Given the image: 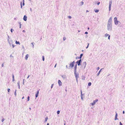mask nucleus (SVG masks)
<instances>
[{"mask_svg":"<svg viewBox=\"0 0 125 125\" xmlns=\"http://www.w3.org/2000/svg\"><path fill=\"white\" fill-rule=\"evenodd\" d=\"M100 71H101V70H100L99 72L98 73V75H99V74L100 73Z\"/></svg>","mask_w":125,"mask_h":125,"instance_id":"f704fd0d","label":"nucleus"},{"mask_svg":"<svg viewBox=\"0 0 125 125\" xmlns=\"http://www.w3.org/2000/svg\"><path fill=\"white\" fill-rule=\"evenodd\" d=\"M39 91H38L35 94V97L37 98L38 97V94H39Z\"/></svg>","mask_w":125,"mask_h":125,"instance_id":"1a4fd4ad","label":"nucleus"},{"mask_svg":"<svg viewBox=\"0 0 125 125\" xmlns=\"http://www.w3.org/2000/svg\"><path fill=\"white\" fill-rule=\"evenodd\" d=\"M89 43H88V45H87V47H86V49H87V48H88V47L89 46Z\"/></svg>","mask_w":125,"mask_h":125,"instance_id":"2f4dec72","label":"nucleus"},{"mask_svg":"<svg viewBox=\"0 0 125 125\" xmlns=\"http://www.w3.org/2000/svg\"><path fill=\"white\" fill-rule=\"evenodd\" d=\"M58 83L59 85H61L62 84V83L60 80H58Z\"/></svg>","mask_w":125,"mask_h":125,"instance_id":"6e6552de","label":"nucleus"},{"mask_svg":"<svg viewBox=\"0 0 125 125\" xmlns=\"http://www.w3.org/2000/svg\"><path fill=\"white\" fill-rule=\"evenodd\" d=\"M99 10H96L95 11V12H98Z\"/></svg>","mask_w":125,"mask_h":125,"instance_id":"7c9ffc66","label":"nucleus"},{"mask_svg":"<svg viewBox=\"0 0 125 125\" xmlns=\"http://www.w3.org/2000/svg\"><path fill=\"white\" fill-rule=\"evenodd\" d=\"M120 125H123V124H122V123H121V122H120Z\"/></svg>","mask_w":125,"mask_h":125,"instance_id":"4c0bfd02","label":"nucleus"},{"mask_svg":"<svg viewBox=\"0 0 125 125\" xmlns=\"http://www.w3.org/2000/svg\"><path fill=\"white\" fill-rule=\"evenodd\" d=\"M33 42H32L31 43V44H32V47L33 48H34V45L33 44Z\"/></svg>","mask_w":125,"mask_h":125,"instance_id":"aec40b11","label":"nucleus"},{"mask_svg":"<svg viewBox=\"0 0 125 125\" xmlns=\"http://www.w3.org/2000/svg\"><path fill=\"white\" fill-rule=\"evenodd\" d=\"M125 113V112L124 111H123V114H124Z\"/></svg>","mask_w":125,"mask_h":125,"instance_id":"603ef678","label":"nucleus"},{"mask_svg":"<svg viewBox=\"0 0 125 125\" xmlns=\"http://www.w3.org/2000/svg\"><path fill=\"white\" fill-rule=\"evenodd\" d=\"M56 64H56L55 65V67H56Z\"/></svg>","mask_w":125,"mask_h":125,"instance_id":"4d7b16f0","label":"nucleus"},{"mask_svg":"<svg viewBox=\"0 0 125 125\" xmlns=\"http://www.w3.org/2000/svg\"><path fill=\"white\" fill-rule=\"evenodd\" d=\"M18 86V88L19 89H20V81H18L17 83Z\"/></svg>","mask_w":125,"mask_h":125,"instance_id":"9b49d317","label":"nucleus"},{"mask_svg":"<svg viewBox=\"0 0 125 125\" xmlns=\"http://www.w3.org/2000/svg\"><path fill=\"white\" fill-rule=\"evenodd\" d=\"M15 43H16V44H20V42L19 41L18 42L17 41H16Z\"/></svg>","mask_w":125,"mask_h":125,"instance_id":"2eb2a0df","label":"nucleus"},{"mask_svg":"<svg viewBox=\"0 0 125 125\" xmlns=\"http://www.w3.org/2000/svg\"><path fill=\"white\" fill-rule=\"evenodd\" d=\"M108 35H108V34H106L105 35L106 37H107V36H108Z\"/></svg>","mask_w":125,"mask_h":125,"instance_id":"72a5a7b5","label":"nucleus"},{"mask_svg":"<svg viewBox=\"0 0 125 125\" xmlns=\"http://www.w3.org/2000/svg\"><path fill=\"white\" fill-rule=\"evenodd\" d=\"M28 56V54H26L25 56V59L26 60H27Z\"/></svg>","mask_w":125,"mask_h":125,"instance_id":"f8f14e48","label":"nucleus"},{"mask_svg":"<svg viewBox=\"0 0 125 125\" xmlns=\"http://www.w3.org/2000/svg\"><path fill=\"white\" fill-rule=\"evenodd\" d=\"M114 22H115V24H117L118 23V21L117 20V18H116V17H115L114 18Z\"/></svg>","mask_w":125,"mask_h":125,"instance_id":"f257e3e1","label":"nucleus"},{"mask_svg":"<svg viewBox=\"0 0 125 125\" xmlns=\"http://www.w3.org/2000/svg\"><path fill=\"white\" fill-rule=\"evenodd\" d=\"M21 8H22V2H21Z\"/></svg>","mask_w":125,"mask_h":125,"instance_id":"bb28decb","label":"nucleus"},{"mask_svg":"<svg viewBox=\"0 0 125 125\" xmlns=\"http://www.w3.org/2000/svg\"><path fill=\"white\" fill-rule=\"evenodd\" d=\"M49 125V123H47V125Z\"/></svg>","mask_w":125,"mask_h":125,"instance_id":"052dcab7","label":"nucleus"},{"mask_svg":"<svg viewBox=\"0 0 125 125\" xmlns=\"http://www.w3.org/2000/svg\"><path fill=\"white\" fill-rule=\"evenodd\" d=\"M66 39V38L65 37H64L63 38V40L64 41V40H65Z\"/></svg>","mask_w":125,"mask_h":125,"instance_id":"393cba45","label":"nucleus"},{"mask_svg":"<svg viewBox=\"0 0 125 125\" xmlns=\"http://www.w3.org/2000/svg\"><path fill=\"white\" fill-rule=\"evenodd\" d=\"M77 66V65L76 64L74 66V72H76V71Z\"/></svg>","mask_w":125,"mask_h":125,"instance_id":"0eeeda50","label":"nucleus"},{"mask_svg":"<svg viewBox=\"0 0 125 125\" xmlns=\"http://www.w3.org/2000/svg\"><path fill=\"white\" fill-rule=\"evenodd\" d=\"M99 69H100L99 67H98L97 68V69L98 70H99Z\"/></svg>","mask_w":125,"mask_h":125,"instance_id":"864d4df0","label":"nucleus"},{"mask_svg":"<svg viewBox=\"0 0 125 125\" xmlns=\"http://www.w3.org/2000/svg\"><path fill=\"white\" fill-rule=\"evenodd\" d=\"M100 3V2H98L97 3V4H98V5H99V4Z\"/></svg>","mask_w":125,"mask_h":125,"instance_id":"49530a36","label":"nucleus"},{"mask_svg":"<svg viewBox=\"0 0 125 125\" xmlns=\"http://www.w3.org/2000/svg\"><path fill=\"white\" fill-rule=\"evenodd\" d=\"M112 3V1H110L109 2V10L110 11L111 9V5Z\"/></svg>","mask_w":125,"mask_h":125,"instance_id":"f03ea898","label":"nucleus"},{"mask_svg":"<svg viewBox=\"0 0 125 125\" xmlns=\"http://www.w3.org/2000/svg\"><path fill=\"white\" fill-rule=\"evenodd\" d=\"M13 31V29H11L10 30V31Z\"/></svg>","mask_w":125,"mask_h":125,"instance_id":"37998d69","label":"nucleus"},{"mask_svg":"<svg viewBox=\"0 0 125 125\" xmlns=\"http://www.w3.org/2000/svg\"><path fill=\"white\" fill-rule=\"evenodd\" d=\"M30 11H32V10L31 9V8H30Z\"/></svg>","mask_w":125,"mask_h":125,"instance_id":"3c124183","label":"nucleus"},{"mask_svg":"<svg viewBox=\"0 0 125 125\" xmlns=\"http://www.w3.org/2000/svg\"><path fill=\"white\" fill-rule=\"evenodd\" d=\"M75 62L74 61H73V62H72V63H70V67H73L74 66V63H75Z\"/></svg>","mask_w":125,"mask_h":125,"instance_id":"20e7f679","label":"nucleus"},{"mask_svg":"<svg viewBox=\"0 0 125 125\" xmlns=\"http://www.w3.org/2000/svg\"><path fill=\"white\" fill-rule=\"evenodd\" d=\"M64 125H65V124H64Z\"/></svg>","mask_w":125,"mask_h":125,"instance_id":"69168bd1","label":"nucleus"},{"mask_svg":"<svg viewBox=\"0 0 125 125\" xmlns=\"http://www.w3.org/2000/svg\"><path fill=\"white\" fill-rule=\"evenodd\" d=\"M108 39H109V40H110V36L109 35H108Z\"/></svg>","mask_w":125,"mask_h":125,"instance_id":"c9c22d12","label":"nucleus"},{"mask_svg":"<svg viewBox=\"0 0 125 125\" xmlns=\"http://www.w3.org/2000/svg\"><path fill=\"white\" fill-rule=\"evenodd\" d=\"M10 89H8V92H10Z\"/></svg>","mask_w":125,"mask_h":125,"instance_id":"cd10ccee","label":"nucleus"},{"mask_svg":"<svg viewBox=\"0 0 125 125\" xmlns=\"http://www.w3.org/2000/svg\"><path fill=\"white\" fill-rule=\"evenodd\" d=\"M98 101V99H96L95 100H94L93 101V103H91V104L92 105H94V104H95V102H97Z\"/></svg>","mask_w":125,"mask_h":125,"instance_id":"7ed1b4c3","label":"nucleus"},{"mask_svg":"<svg viewBox=\"0 0 125 125\" xmlns=\"http://www.w3.org/2000/svg\"><path fill=\"white\" fill-rule=\"evenodd\" d=\"M81 4H83V1H81Z\"/></svg>","mask_w":125,"mask_h":125,"instance_id":"c03bdc74","label":"nucleus"},{"mask_svg":"<svg viewBox=\"0 0 125 125\" xmlns=\"http://www.w3.org/2000/svg\"><path fill=\"white\" fill-rule=\"evenodd\" d=\"M24 98V96L23 97H22V99H23Z\"/></svg>","mask_w":125,"mask_h":125,"instance_id":"8fccbe9b","label":"nucleus"},{"mask_svg":"<svg viewBox=\"0 0 125 125\" xmlns=\"http://www.w3.org/2000/svg\"><path fill=\"white\" fill-rule=\"evenodd\" d=\"M81 61V60L80 59V60H79L78 61H77L76 62V63L78 64V65L79 66V65H80V63Z\"/></svg>","mask_w":125,"mask_h":125,"instance_id":"39448f33","label":"nucleus"},{"mask_svg":"<svg viewBox=\"0 0 125 125\" xmlns=\"http://www.w3.org/2000/svg\"><path fill=\"white\" fill-rule=\"evenodd\" d=\"M29 0V1H31V0Z\"/></svg>","mask_w":125,"mask_h":125,"instance_id":"0e129e2a","label":"nucleus"},{"mask_svg":"<svg viewBox=\"0 0 125 125\" xmlns=\"http://www.w3.org/2000/svg\"><path fill=\"white\" fill-rule=\"evenodd\" d=\"M27 17L26 15H24L23 18V20L26 21H27Z\"/></svg>","mask_w":125,"mask_h":125,"instance_id":"423d86ee","label":"nucleus"},{"mask_svg":"<svg viewBox=\"0 0 125 125\" xmlns=\"http://www.w3.org/2000/svg\"><path fill=\"white\" fill-rule=\"evenodd\" d=\"M27 100L28 101H29L30 100V97L29 96L28 97Z\"/></svg>","mask_w":125,"mask_h":125,"instance_id":"5701e85b","label":"nucleus"},{"mask_svg":"<svg viewBox=\"0 0 125 125\" xmlns=\"http://www.w3.org/2000/svg\"><path fill=\"white\" fill-rule=\"evenodd\" d=\"M25 80V79H23V85L24 84V81Z\"/></svg>","mask_w":125,"mask_h":125,"instance_id":"473e14b6","label":"nucleus"},{"mask_svg":"<svg viewBox=\"0 0 125 125\" xmlns=\"http://www.w3.org/2000/svg\"><path fill=\"white\" fill-rule=\"evenodd\" d=\"M42 60L43 61L44 60V56H42Z\"/></svg>","mask_w":125,"mask_h":125,"instance_id":"412c9836","label":"nucleus"},{"mask_svg":"<svg viewBox=\"0 0 125 125\" xmlns=\"http://www.w3.org/2000/svg\"><path fill=\"white\" fill-rule=\"evenodd\" d=\"M4 66V64H3V63L2 64V65H1V66L2 67H3Z\"/></svg>","mask_w":125,"mask_h":125,"instance_id":"a18cd8bd","label":"nucleus"},{"mask_svg":"<svg viewBox=\"0 0 125 125\" xmlns=\"http://www.w3.org/2000/svg\"><path fill=\"white\" fill-rule=\"evenodd\" d=\"M24 31V30H23V31Z\"/></svg>","mask_w":125,"mask_h":125,"instance_id":"680f3d73","label":"nucleus"},{"mask_svg":"<svg viewBox=\"0 0 125 125\" xmlns=\"http://www.w3.org/2000/svg\"><path fill=\"white\" fill-rule=\"evenodd\" d=\"M53 84H52L51 86V87L52 88L53 87Z\"/></svg>","mask_w":125,"mask_h":125,"instance_id":"58836bf2","label":"nucleus"},{"mask_svg":"<svg viewBox=\"0 0 125 125\" xmlns=\"http://www.w3.org/2000/svg\"><path fill=\"white\" fill-rule=\"evenodd\" d=\"M15 81V79H14V78H12V81L13 82H14V81Z\"/></svg>","mask_w":125,"mask_h":125,"instance_id":"ea45409f","label":"nucleus"},{"mask_svg":"<svg viewBox=\"0 0 125 125\" xmlns=\"http://www.w3.org/2000/svg\"><path fill=\"white\" fill-rule=\"evenodd\" d=\"M29 109L31 110V108H29Z\"/></svg>","mask_w":125,"mask_h":125,"instance_id":"bf43d9fd","label":"nucleus"},{"mask_svg":"<svg viewBox=\"0 0 125 125\" xmlns=\"http://www.w3.org/2000/svg\"><path fill=\"white\" fill-rule=\"evenodd\" d=\"M12 45L13 48H14V47L15 46L13 44H12Z\"/></svg>","mask_w":125,"mask_h":125,"instance_id":"79ce46f5","label":"nucleus"},{"mask_svg":"<svg viewBox=\"0 0 125 125\" xmlns=\"http://www.w3.org/2000/svg\"><path fill=\"white\" fill-rule=\"evenodd\" d=\"M8 41L10 45V46H11V42L12 43V42L11 40L10 41H9V39H8Z\"/></svg>","mask_w":125,"mask_h":125,"instance_id":"9d476101","label":"nucleus"},{"mask_svg":"<svg viewBox=\"0 0 125 125\" xmlns=\"http://www.w3.org/2000/svg\"><path fill=\"white\" fill-rule=\"evenodd\" d=\"M22 48H24V46H22Z\"/></svg>","mask_w":125,"mask_h":125,"instance_id":"13d9d810","label":"nucleus"},{"mask_svg":"<svg viewBox=\"0 0 125 125\" xmlns=\"http://www.w3.org/2000/svg\"><path fill=\"white\" fill-rule=\"evenodd\" d=\"M19 25H20V28H21V22H20L19 23Z\"/></svg>","mask_w":125,"mask_h":125,"instance_id":"a878e982","label":"nucleus"},{"mask_svg":"<svg viewBox=\"0 0 125 125\" xmlns=\"http://www.w3.org/2000/svg\"><path fill=\"white\" fill-rule=\"evenodd\" d=\"M69 18L70 19H71V16H68Z\"/></svg>","mask_w":125,"mask_h":125,"instance_id":"a19ab883","label":"nucleus"},{"mask_svg":"<svg viewBox=\"0 0 125 125\" xmlns=\"http://www.w3.org/2000/svg\"><path fill=\"white\" fill-rule=\"evenodd\" d=\"M117 116H118L117 114V113H116V114L115 115V120H116V119H117Z\"/></svg>","mask_w":125,"mask_h":125,"instance_id":"4468645a","label":"nucleus"},{"mask_svg":"<svg viewBox=\"0 0 125 125\" xmlns=\"http://www.w3.org/2000/svg\"><path fill=\"white\" fill-rule=\"evenodd\" d=\"M85 34H88V32H87V31H86L85 32Z\"/></svg>","mask_w":125,"mask_h":125,"instance_id":"de8ad7c7","label":"nucleus"},{"mask_svg":"<svg viewBox=\"0 0 125 125\" xmlns=\"http://www.w3.org/2000/svg\"><path fill=\"white\" fill-rule=\"evenodd\" d=\"M91 84L92 83H91V82H89V83H88V86H90V85H91Z\"/></svg>","mask_w":125,"mask_h":125,"instance_id":"a211bd4d","label":"nucleus"},{"mask_svg":"<svg viewBox=\"0 0 125 125\" xmlns=\"http://www.w3.org/2000/svg\"><path fill=\"white\" fill-rule=\"evenodd\" d=\"M47 121V117H46L45 118V120L44 121L45 122H46Z\"/></svg>","mask_w":125,"mask_h":125,"instance_id":"b1692460","label":"nucleus"},{"mask_svg":"<svg viewBox=\"0 0 125 125\" xmlns=\"http://www.w3.org/2000/svg\"><path fill=\"white\" fill-rule=\"evenodd\" d=\"M12 78H14V75L13 74H12Z\"/></svg>","mask_w":125,"mask_h":125,"instance_id":"c756f323","label":"nucleus"},{"mask_svg":"<svg viewBox=\"0 0 125 125\" xmlns=\"http://www.w3.org/2000/svg\"><path fill=\"white\" fill-rule=\"evenodd\" d=\"M86 12H88V11H89L88 10H86Z\"/></svg>","mask_w":125,"mask_h":125,"instance_id":"5fc2aeb1","label":"nucleus"},{"mask_svg":"<svg viewBox=\"0 0 125 125\" xmlns=\"http://www.w3.org/2000/svg\"><path fill=\"white\" fill-rule=\"evenodd\" d=\"M4 119H3H3H2V122H3L4 121Z\"/></svg>","mask_w":125,"mask_h":125,"instance_id":"e433bc0d","label":"nucleus"},{"mask_svg":"<svg viewBox=\"0 0 125 125\" xmlns=\"http://www.w3.org/2000/svg\"><path fill=\"white\" fill-rule=\"evenodd\" d=\"M8 39H9V36L8 35Z\"/></svg>","mask_w":125,"mask_h":125,"instance_id":"6e6d98bb","label":"nucleus"},{"mask_svg":"<svg viewBox=\"0 0 125 125\" xmlns=\"http://www.w3.org/2000/svg\"><path fill=\"white\" fill-rule=\"evenodd\" d=\"M15 96H16V95H17V94H16V90H15Z\"/></svg>","mask_w":125,"mask_h":125,"instance_id":"4be33fe9","label":"nucleus"},{"mask_svg":"<svg viewBox=\"0 0 125 125\" xmlns=\"http://www.w3.org/2000/svg\"><path fill=\"white\" fill-rule=\"evenodd\" d=\"M83 56V54H80V57L79 58H78L81 59L82 56Z\"/></svg>","mask_w":125,"mask_h":125,"instance_id":"dca6fc26","label":"nucleus"},{"mask_svg":"<svg viewBox=\"0 0 125 125\" xmlns=\"http://www.w3.org/2000/svg\"><path fill=\"white\" fill-rule=\"evenodd\" d=\"M22 5L23 6H24L25 5L24 0H22Z\"/></svg>","mask_w":125,"mask_h":125,"instance_id":"6ab92c4d","label":"nucleus"},{"mask_svg":"<svg viewBox=\"0 0 125 125\" xmlns=\"http://www.w3.org/2000/svg\"><path fill=\"white\" fill-rule=\"evenodd\" d=\"M112 18H111V17L108 20V21H109V22H111V21H112Z\"/></svg>","mask_w":125,"mask_h":125,"instance_id":"f3484780","label":"nucleus"},{"mask_svg":"<svg viewBox=\"0 0 125 125\" xmlns=\"http://www.w3.org/2000/svg\"><path fill=\"white\" fill-rule=\"evenodd\" d=\"M60 112V111H57V114H59Z\"/></svg>","mask_w":125,"mask_h":125,"instance_id":"c85d7f7f","label":"nucleus"},{"mask_svg":"<svg viewBox=\"0 0 125 125\" xmlns=\"http://www.w3.org/2000/svg\"><path fill=\"white\" fill-rule=\"evenodd\" d=\"M15 19H16V18H14V20H15Z\"/></svg>","mask_w":125,"mask_h":125,"instance_id":"e2e57ef3","label":"nucleus"},{"mask_svg":"<svg viewBox=\"0 0 125 125\" xmlns=\"http://www.w3.org/2000/svg\"><path fill=\"white\" fill-rule=\"evenodd\" d=\"M29 76H30V75H29L28 76V77H27V79H28V78H29Z\"/></svg>","mask_w":125,"mask_h":125,"instance_id":"09e8293b","label":"nucleus"},{"mask_svg":"<svg viewBox=\"0 0 125 125\" xmlns=\"http://www.w3.org/2000/svg\"><path fill=\"white\" fill-rule=\"evenodd\" d=\"M74 74H75V76L76 78H77V71H76V72H74Z\"/></svg>","mask_w":125,"mask_h":125,"instance_id":"ddd939ff","label":"nucleus"}]
</instances>
